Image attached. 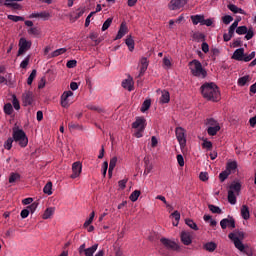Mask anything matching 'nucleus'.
<instances>
[{
	"mask_svg": "<svg viewBox=\"0 0 256 256\" xmlns=\"http://www.w3.org/2000/svg\"><path fill=\"white\" fill-rule=\"evenodd\" d=\"M201 93L204 99L207 101H213L217 103L221 99V92L219 91V87L215 82H206L201 87Z\"/></svg>",
	"mask_w": 256,
	"mask_h": 256,
	"instance_id": "obj_1",
	"label": "nucleus"
},
{
	"mask_svg": "<svg viewBox=\"0 0 256 256\" xmlns=\"http://www.w3.org/2000/svg\"><path fill=\"white\" fill-rule=\"evenodd\" d=\"M188 67L194 77H198L199 79H205L207 77V70L203 68V64L199 60L194 59L190 61Z\"/></svg>",
	"mask_w": 256,
	"mask_h": 256,
	"instance_id": "obj_2",
	"label": "nucleus"
},
{
	"mask_svg": "<svg viewBox=\"0 0 256 256\" xmlns=\"http://www.w3.org/2000/svg\"><path fill=\"white\" fill-rule=\"evenodd\" d=\"M232 59H234V61H244V63H249V61L255 59V51L250 54H245V48H238L234 51Z\"/></svg>",
	"mask_w": 256,
	"mask_h": 256,
	"instance_id": "obj_3",
	"label": "nucleus"
},
{
	"mask_svg": "<svg viewBox=\"0 0 256 256\" xmlns=\"http://www.w3.org/2000/svg\"><path fill=\"white\" fill-rule=\"evenodd\" d=\"M145 127H147V120H145L143 117L136 118V120L132 123V129H136L134 135L137 137V139H141V137H143Z\"/></svg>",
	"mask_w": 256,
	"mask_h": 256,
	"instance_id": "obj_4",
	"label": "nucleus"
},
{
	"mask_svg": "<svg viewBox=\"0 0 256 256\" xmlns=\"http://www.w3.org/2000/svg\"><path fill=\"white\" fill-rule=\"evenodd\" d=\"M13 141L19 143L20 147H25L29 143V138H27L25 131L18 129L13 131Z\"/></svg>",
	"mask_w": 256,
	"mask_h": 256,
	"instance_id": "obj_5",
	"label": "nucleus"
},
{
	"mask_svg": "<svg viewBox=\"0 0 256 256\" xmlns=\"http://www.w3.org/2000/svg\"><path fill=\"white\" fill-rule=\"evenodd\" d=\"M229 239H231V241H233L236 249H238V251H241V253H245L248 256H251V254L249 252H247V250L245 249V245L243 244V242H241V240L239 239V237L237 236V234L235 233H230L228 235Z\"/></svg>",
	"mask_w": 256,
	"mask_h": 256,
	"instance_id": "obj_6",
	"label": "nucleus"
},
{
	"mask_svg": "<svg viewBox=\"0 0 256 256\" xmlns=\"http://www.w3.org/2000/svg\"><path fill=\"white\" fill-rule=\"evenodd\" d=\"M160 243L167 249L168 251H179V245L176 244L175 241H172L167 238H161Z\"/></svg>",
	"mask_w": 256,
	"mask_h": 256,
	"instance_id": "obj_7",
	"label": "nucleus"
},
{
	"mask_svg": "<svg viewBox=\"0 0 256 256\" xmlns=\"http://www.w3.org/2000/svg\"><path fill=\"white\" fill-rule=\"evenodd\" d=\"M176 139L178 140L181 147L187 145V139L185 138V130L181 127L176 128Z\"/></svg>",
	"mask_w": 256,
	"mask_h": 256,
	"instance_id": "obj_8",
	"label": "nucleus"
},
{
	"mask_svg": "<svg viewBox=\"0 0 256 256\" xmlns=\"http://www.w3.org/2000/svg\"><path fill=\"white\" fill-rule=\"evenodd\" d=\"M83 171V164L81 162H74L72 164V174L71 179H77L81 175V172Z\"/></svg>",
	"mask_w": 256,
	"mask_h": 256,
	"instance_id": "obj_9",
	"label": "nucleus"
},
{
	"mask_svg": "<svg viewBox=\"0 0 256 256\" xmlns=\"http://www.w3.org/2000/svg\"><path fill=\"white\" fill-rule=\"evenodd\" d=\"M69 97H73V92L71 90L63 92L61 95V106L64 107V109H67L71 105V102H69Z\"/></svg>",
	"mask_w": 256,
	"mask_h": 256,
	"instance_id": "obj_10",
	"label": "nucleus"
},
{
	"mask_svg": "<svg viewBox=\"0 0 256 256\" xmlns=\"http://www.w3.org/2000/svg\"><path fill=\"white\" fill-rule=\"evenodd\" d=\"M28 49H31V43L25 40V38H21L19 42V50L17 56L23 55L25 51H28Z\"/></svg>",
	"mask_w": 256,
	"mask_h": 256,
	"instance_id": "obj_11",
	"label": "nucleus"
},
{
	"mask_svg": "<svg viewBox=\"0 0 256 256\" xmlns=\"http://www.w3.org/2000/svg\"><path fill=\"white\" fill-rule=\"evenodd\" d=\"M22 101L25 107H27V105H33V101H35V95L32 91H27L22 95Z\"/></svg>",
	"mask_w": 256,
	"mask_h": 256,
	"instance_id": "obj_12",
	"label": "nucleus"
},
{
	"mask_svg": "<svg viewBox=\"0 0 256 256\" xmlns=\"http://www.w3.org/2000/svg\"><path fill=\"white\" fill-rule=\"evenodd\" d=\"M185 5H187V0H171L169 9H171V11H177V9L185 7Z\"/></svg>",
	"mask_w": 256,
	"mask_h": 256,
	"instance_id": "obj_13",
	"label": "nucleus"
},
{
	"mask_svg": "<svg viewBox=\"0 0 256 256\" xmlns=\"http://www.w3.org/2000/svg\"><path fill=\"white\" fill-rule=\"evenodd\" d=\"M220 227L222 229H227L230 227V229H235V219L233 217L229 218H224L220 221Z\"/></svg>",
	"mask_w": 256,
	"mask_h": 256,
	"instance_id": "obj_14",
	"label": "nucleus"
},
{
	"mask_svg": "<svg viewBox=\"0 0 256 256\" xmlns=\"http://www.w3.org/2000/svg\"><path fill=\"white\" fill-rule=\"evenodd\" d=\"M180 239L183 245H191L193 243V238L191 237V232L182 231L180 234Z\"/></svg>",
	"mask_w": 256,
	"mask_h": 256,
	"instance_id": "obj_15",
	"label": "nucleus"
},
{
	"mask_svg": "<svg viewBox=\"0 0 256 256\" xmlns=\"http://www.w3.org/2000/svg\"><path fill=\"white\" fill-rule=\"evenodd\" d=\"M148 67H149V61L147 60V57H142L140 60V72L138 77H143Z\"/></svg>",
	"mask_w": 256,
	"mask_h": 256,
	"instance_id": "obj_16",
	"label": "nucleus"
},
{
	"mask_svg": "<svg viewBox=\"0 0 256 256\" xmlns=\"http://www.w3.org/2000/svg\"><path fill=\"white\" fill-rule=\"evenodd\" d=\"M49 17H51V14H49V12H40V13H32L29 18L30 19H37V18H40V19H43L44 21H47V19H49Z\"/></svg>",
	"mask_w": 256,
	"mask_h": 256,
	"instance_id": "obj_17",
	"label": "nucleus"
},
{
	"mask_svg": "<svg viewBox=\"0 0 256 256\" xmlns=\"http://www.w3.org/2000/svg\"><path fill=\"white\" fill-rule=\"evenodd\" d=\"M134 85H135V82L133 81V78H131V77L125 79L122 82L123 89H127V91H133Z\"/></svg>",
	"mask_w": 256,
	"mask_h": 256,
	"instance_id": "obj_18",
	"label": "nucleus"
},
{
	"mask_svg": "<svg viewBox=\"0 0 256 256\" xmlns=\"http://www.w3.org/2000/svg\"><path fill=\"white\" fill-rule=\"evenodd\" d=\"M240 213L242 219H244L245 221L249 220L251 217V212L249 211V206L247 205H242Z\"/></svg>",
	"mask_w": 256,
	"mask_h": 256,
	"instance_id": "obj_19",
	"label": "nucleus"
},
{
	"mask_svg": "<svg viewBox=\"0 0 256 256\" xmlns=\"http://www.w3.org/2000/svg\"><path fill=\"white\" fill-rule=\"evenodd\" d=\"M125 35H127V26L125 24H121L120 29L115 37V41L123 39Z\"/></svg>",
	"mask_w": 256,
	"mask_h": 256,
	"instance_id": "obj_20",
	"label": "nucleus"
},
{
	"mask_svg": "<svg viewBox=\"0 0 256 256\" xmlns=\"http://www.w3.org/2000/svg\"><path fill=\"white\" fill-rule=\"evenodd\" d=\"M97 249H99V244H94L93 246L86 248V250H84V255L93 256L95 254V251H97Z\"/></svg>",
	"mask_w": 256,
	"mask_h": 256,
	"instance_id": "obj_21",
	"label": "nucleus"
},
{
	"mask_svg": "<svg viewBox=\"0 0 256 256\" xmlns=\"http://www.w3.org/2000/svg\"><path fill=\"white\" fill-rule=\"evenodd\" d=\"M219 131H221V126H209L207 129V133L211 137H215Z\"/></svg>",
	"mask_w": 256,
	"mask_h": 256,
	"instance_id": "obj_22",
	"label": "nucleus"
},
{
	"mask_svg": "<svg viewBox=\"0 0 256 256\" xmlns=\"http://www.w3.org/2000/svg\"><path fill=\"white\" fill-rule=\"evenodd\" d=\"M85 14V8H79L76 10V12L71 14V18L74 19V21H77V19H80V17H83Z\"/></svg>",
	"mask_w": 256,
	"mask_h": 256,
	"instance_id": "obj_23",
	"label": "nucleus"
},
{
	"mask_svg": "<svg viewBox=\"0 0 256 256\" xmlns=\"http://www.w3.org/2000/svg\"><path fill=\"white\" fill-rule=\"evenodd\" d=\"M205 18V16L203 15H194V16H191V21L193 23V25H203V19Z\"/></svg>",
	"mask_w": 256,
	"mask_h": 256,
	"instance_id": "obj_24",
	"label": "nucleus"
},
{
	"mask_svg": "<svg viewBox=\"0 0 256 256\" xmlns=\"http://www.w3.org/2000/svg\"><path fill=\"white\" fill-rule=\"evenodd\" d=\"M116 166H117V157H113L109 163V169H108L109 177L113 175V170L115 169Z\"/></svg>",
	"mask_w": 256,
	"mask_h": 256,
	"instance_id": "obj_25",
	"label": "nucleus"
},
{
	"mask_svg": "<svg viewBox=\"0 0 256 256\" xmlns=\"http://www.w3.org/2000/svg\"><path fill=\"white\" fill-rule=\"evenodd\" d=\"M125 43L129 49V51H134L135 49V40H133V37L131 35L127 36Z\"/></svg>",
	"mask_w": 256,
	"mask_h": 256,
	"instance_id": "obj_26",
	"label": "nucleus"
},
{
	"mask_svg": "<svg viewBox=\"0 0 256 256\" xmlns=\"http://www.w3.org/2000/svg\"><path fill=\"white\" fill-rule=\"evenodd\" d=\"M249 81H251V76L245 75L238 79V85H239V87H245V85H247V83H249Z\"/></svg>",
	"mask_w": 256,
	"mask_h": 256,
	"instance_id": "obj_27",
	"label": "nucleus"
},
{
	"mask_svg": "<svg viewBox=\"0 0 256 256\" xmlns=\"http://www.w3.org/2000/svg\"><path fill=\"white\" fill-rule=\"evenodd\" d=\"M43 192L46 195H53V182H51V181L47 182L43 188Z\"/></svg>",
	"mask_w": 256,
	"mask_h": 256,
	"instance_id": "obj_28",
	"label": "nucleus"
},
{
	"mask_svg": "<svg viewBox=\"0 0 256 256\" xmlns=\"http://www.w3.org/2000/svg\"><path fill=\"white\" fill-rule=\"evenodd\" d=\"M228 202L230 205H235L237 203V196L233 190H228Z\"/></svg>",
	"mask_w": 256,
	"mask_h": 256,
	"instance_id": "obj_29",
	"label": "nucleus"
},
{
	"mask_svg": "<svg viewBox=\"0 0 256 256\" xmlns=\"http://www.w3.org/2000/svg\"><path fill=\"white\" fill-rule=\"evenodd\" d=\"M204 249L206 251H209V253H213V251L217 249V244L215 242H207L206 244H204Z\"/></svg>",
	"mask_w": 256,
	"mask_h": 256,
	"instance_id": "obj_30",
	"label": "nucleus"
},
{
	"mask_svg": "<svg viewBox=\"0 0 256 256\" xmlns=\"http://www.w3.org/2000/svg\"><path fill=\"white\" fill-rule=\"evenodd\" d=\"M55 213V208L54 207H50V208H47L45 211H44V214L42 216L43 219H51V216Z\"/></svg>",
	"mask_w": 256,
	"mask_h": 256,
	"instance_id": "obj_31",
	"label": "nucleus"
},
{
	"mask_svg": "<svg viewBox=\"0 0 256 256\" xmlns=\"http://www.w3.org/2000/svg\"><path fill=\"white\" fill-rule=\"evenodd\" d=\"M169 101H171V96L169 95V92L163 91L160 97V102L169 103Z\"/></svg>",
	"mask_w": 256,
	"mask_h": 256,
	"instance_id": "obj_32",
	"label": "nucleus"
},
{
	"mask_svg": "<svg viewBox=\"0 0 256 256\" xmlns=\"http://www.w3.org/2000/svg\"><path fill=\"white\" fill-rule=\"evenodd\" d=\"M229 191H235L236 193H239V191H241V183L233 182L229 187Z\"/></svg>",
	"mask_w": 256,
	"mask_h": 256,
	"instance_id": "obj_33",
	"label": "nucleus"
},
{
	"mask_svg": "<svg viewBox=\"0 0 256 256\" xmlns=\"http://www.w3.org/2000/svg\"><path fill=\"white\" fill-rule=\"evenodd\" d=\"M237 169V161L228 162L226 165V171L231 173V171H235Z\"/></svg>",
	"mask_w": 256,
	"mask_h": 256,
	"instance_id": "obj_34",
	"label": "nucleus"
},
{
	"mask_svg": "<svg viewBox=\"0 0 256 256\" xmlns=\"http://www.w3.org/2000/svg\"><path fill=\"white\" fill-rule=\"evenodd\" d=\"M185 223L186 225H188V227H190V229H193L194 231H199V227L197 226V223H195L193 220L186 219Z\"/></svg>",
	"mask_w": 256,
	"mask_h": 256,
	"instance_id": "obj_35",
	"label": "nucleus"
},
{
	"mask_svg": "<svg viewBox=\"0 0 256 256\" xmlns=\"http://www.w3.org/2000/svg\"><path fill=\"white\" fill-rule=\"evenodd\" d=\"M63 53H67V48H59L53 51L50 56L51 57H59V55H63Z\"/></svg>",
	"mask_w": 256,
	"mask_h": 256,
	"instance_id": "obj_36",
	"label": "nucleus"
},
{
	"mask_svg": "<svg viewBox=\"0 0 256 256\" xmlns=\"http://www.w3.org/2000/svg\"><path fill=\"white\" fill-rule=\"evenodd\" d=\"M21 179V175L19 173L12 172L9 177V183H16Z\"/></svg>",
	"mask_w": 256,
	"mask_h": 256,
	"instance_id": "obj_37",
	"label": "nucleus"
},
{
	"mask_svg": "<svg viewBox=\"0 0 256 256\" xmlns=\"http://www.w3.org/2000/svg\"><path fill=\"white\" fill-rule=\"evenodd\" d=\"M208 209L211 211V213H217L218 215H221V213H223V210H221V208L213 204H209Z\"/></svg>",
	"mask_w": 256,
	"mask_h": 256,
	"instance_id": "obj_38",
	"label": "nucleus"
},
{
	"mask_svg": "<svg viewBox=\"0 0 256 256\" xmlns=\"http://www.w3.org/2000/svg\"><path fill=\"white\" fill-rule=\"evenodd\" d=\"M86 107L90 111H97V113H105V110L103 108H99V106H95L93 104H88V105H86Z\"/></svg>",
	"mask_w": 256,
	"mask_h": 256,
	"instance_id": "obj_39",
	"label": "nucleus"
},
{
	"mask_svg": "<svg viewBox=\"0 0 256 256\" xmlns=\"http://www.w3.org/2000/svg\"><path fill=\"white\" fill-rule=\"evenodd\" d=\"M141 195V191L139 190H135L131 193L129 199L130 201H132L133 203H135V201H137V199H139V196Z\"/></svg>",
	"mask_w": 256,
	"mask_h": 256,
	"instance_id": "obj_40",
	"label": "nucleus"
},
{
	"mask_svg": "<svg viewBox=\"0 0 256 256\" xmlns=\"http://www.w3.org/2000/svg\"><path fill=\"white\" fill-rule=\"evenodd\" d=\"M68 128L70 131H75V130H81L83 129V126L79 125V123H75V122H70L68 124Z\"/></svg>",
	"mask_w": 256,
	"mask_h": 256,
	"instance_id": "obj_41",
	"label": "nucleus"
},
{
	"mask_svg": "<svg viewBox=\"0 0 256 256\" xmlns=\"http://www.w3.org/2000/svg\"><path fill=\"white\" fill-rule=\"evenodd\" d=\"M171 217L175 219L176 223L173 222V225L177 227V225H179V220L181 219V214L176 210L171 214Z\"/></svg>",
	"mask_w": 256,
	"mask_h": 256,
	"instance_id": "obj_42",
	"label": "nucleus"
},
{
	"mask_svg": "<svg viewBox=\"0 0 256 256\" xmlns=\"http://www.w3.org/2000/svg\"><path fill=\"white\" fill-rule=\"evenodd\" d=\"M4 113L6 115H13V105H11V103H7L4 105Z\"/></svg>",
	"mask_w": 256,
	"mask_h": 256,
	"instance_id": "obj_43",
	"label": "nucleus"
},
{
	"mask_svg": "<svg viewBox=\"0 0 256 256\" xmlns=\"http://www.w3.org/2000/svg\"><path fill=\"white\" fill-rule=\"evenodd\" d=\"M151 107V100H145L141 107V112L145 113V111H149V108Z\"/></svg>",
	"mask_w": 256,
	"mask_h": 256,
	"instance_id": "obj_44",
	"label": "nucleus"
},
{
	"mask_svg": "<svg viewBox=\"0 0 256 256\" xmlns=\"http://www.w3.org/2000/svg\"><path fill=\"white\" fill-rule=\"evenodd\" d=\"M37 77V70H32L31 74L29 75L27 79V84L28 85H33V81Z\"/></svg>",
	"mask_w": 256,
	"mask_h": 256,
	"instance_id": "obj_45",
	"label": "nucleus"
},
{
	"mask_svg": "<svg viewBox=\"0 0 256 256\" xmlns=\"http://www.w3.org/2000/svg\"><path fill=\"white\" fill-rule=\"evenodd\" d=\"M144 163H145L144 175H149V173H151V170L153 169V166L149 165V161L147 160V158H144Z\"/></svg>",
	"mask_w": 256,
	"mask_h": 256,
	"instance_id": "obj_46",
	"label": "nucleus"
},
{
	"mask_svg": "<svg viewBox=\"0 0 256 256\" xmlns=\"http://www.w3.org/2000/svg\"><path fill=\"white\" fill-rule=\"evenodd\" d=\"M113 23V18H108L102 25V31H107L109 27H111V24Z\"/></svg>",
	"mask_w": 256,
	"mask_h": 256,
	"instance_id": "obj_47",
	"label": "nucleus"
},
{
	"mask_svg": "<svg viewBox=\"0 0 256 256\" xmlns=\"http://www.w3.org/2000/svg\"><path fill=\"white\" fill-rule=\"evenodd\" d=\"M210 53L213 61H215V59L219 57V54L221 53V51L218 48H211Z\"/></svg>",
	"mask_w": 256,
	"mask_h": 256,
	"instance_id": "obj_48",
	"label": "nucleus"
},
{
	"mask_svg": "<svg viewBox=\"0 0 256 256\" xmlns=\"http://www.w3.org/2000/svg\"><path fill=\"white\" fill-rule=\"evenodd\" d=\"M247 26H239L238 28H236V33L237 35H246L247 34Z\"/></svg>",
	"mask_w": 256,
	"mask_h": 256,
	"instance_id": "obj_49",
	"label": "nucleus"
},
{
	"mask_svg": "<svg viewBox=\"0 0 256 256\" xmlns=\"http://www.w3.org/2000/svg\"><path fill=\"white\" fill-rule=\"evenodd\" d=\"M229 175H231V173L229 171H227V170L222 171L219 174V179H220L221 183H223L227 179V177H229Z\"/></svg>",
	"mask_w": 256,
	"mask_h": 256,
	"instance_id": "obj_50",
	"label": "nucleus"
},
{
	"mask_svg": "<svg viewBox=\"0 0 256 256\" xmlns=\"http://www.w3.org/2000/svg\"><path fill=\"white\" fill-rule=\"evenodd\" d=\"M254 36H255V32L253 31V28H250L246 32L245 39L246 41H251V39H253Z\"/></svg>",
	"mask_w": 256,
	"mask_h": 256,
	"instance_id": "obj_51",
	"label": "nucleus"
},
{
	"mask_svg": "<svg viewBox=\"0 0 256 256\" xmlns=\"http://www.w3.org/2000/svg\"><path fill=\"white\" fill-rule=\"evenodd\" d=\"M206 125H209V127H217V126H219V122H217V120H215L213 118H208L206 120Z\"/></svg>",
	"mask_w": 256,
	"mask_h": 256,
	"instance_id": "obj_52",
	"label": "nucleus"
},
{
	"mask_svg": "<svg viewBox=\"0 0 256 256\" xmlns=\"http://www.w3.org/2000/svg\"><path fill=\"white\" fill-rule=\"evenodd\" d=\"M31 60V55H28L21 63L20 67L21 69H27V66L29 65V61Z\"/></svg>",
	"mask_w": 256,
	"mask_h": 256,
	"instance_id": "obj_53",
	"label": "nucleus"
},
{
	"mask_svg": "<svg viewBox=\"0 0 256 256\" xmlns=\"http://www.w3.org/2000/svg\"><path fill=\"white\" fill-rule=\"evenodd\" d=\"M8 19L10 21H14V23H18V21H25V18L21 16H15V15H8Z\"/></svg>",
	"mask_w": 256,
	"mask_h": 256,
	"instance_id": "obj_54",
	"label": "nucleus"
},
{
	"mask_svg": "<svg viewBox=\"0 0 256 256\" xmlns=\"http://www.w3.org/2000/svg\"><path fill=\"white\" fill-rule=\"evenodd\" d=\"M202 147L203 149H208V151H211V149H213V143L211 141L204 140L202 143Z\"/></svg>",
	"mask_w": 256,
	"mask_h": 256,
	"instance_id": "obj_55",
	"label": "nucleus"
},
{
	"mask_svg": "<svg viewBox=\"0 0 256 256\" xmlns=\"http://www.w3.org/2000/svg\"><path fill=\"white\" fill-rule=\"evenodd\" d=\"M5 7H12V9H20L21 5H19L17 2H5Z\"/></svg>",
	"mask_w": 256,
	"mask_h": 256,
	"instance_id": "obj_56",
	"label": "nucleus"
},
{
	"mask_svg": "<svg viewBox=\"0 0 256 256\" xmlns=\"http://www.w3.org/2000/svg\"><path fill=\"white\" fill-rule=\"evenodd\" d=\"M37 207H39V203L34 202L30 206L27 207L29 213H35L37 211Z\"/></svg>",
	"mask_w": 256,
	"mask_h": 256,
	"instance_id": "obj_57",
	"label": "nucleus"
},
{
	"mask_svg": "<svg viewBox=\"0 0 256 256\" xmlns=\"http://www.w3.org/2000/svg\"><path fill=\"white\" fill-rule=\"evenodd\" d=\"M11 147H13V138H8L7 141L4 143V149H7L9 151L11 150Z\"/></svg>",
	"mask_w": 256,
	"mask_h": 256,
	"instance_id": "obj_58",
	"label": "nucleus"
},
{
	"mask_svg": "<svg viewBox=\"0 0 256 256\" xmlns=\"http://www.w3.org/2000/svg\"><path fill=\"white\" fill-rule=\"evenodd\" d=\"M93 219H95V212L94 211L90 214L89 219L85 221L84 227H89V225H91V223H93Z\"/></svg>",
	"mask_w": 256,
	"mask_h": 256,
	"instance_id": "obj_59",
	"label": "nucleus"
},
{
	"mask_svg": "<svg viewBox=\"0 0 256 256\" xmlns=\"http://www.w3.org/2000/svg\"><path fill=\"white\" fill-rule=\"evenodd\" d=\"M109 169V162L105 161L102 165V175L103 177H107V170Z\"/></svg>",
	"mask_w": 256,
	"mask_h": 256,
	"instance_id": "obj_60",
	"label": "nucleus"
},
{
	"mask_svg": "<svg viewBox=\"0 0 256 256\" xmlns=\"http://www.w3.org/2000/svg\"><path fill=\"white\" fill-rule=\"evenodd\" d=\"M222 21H223L224 25H229V23H231L233 21V16L225 15L224 17H222Z\"/></svg>",
	"mask_w": 256,
	"mask_h": 256,
	"instance_id": "obj_61",
	"label": "nucleus"
},
{
	"mask_svg": "<svg viewBox=\"0 0 256 256\" xmlns=\"http://www.w3.org/2000/svg\"><path fill=\"white\" fill-rule=\"evenodd\" d=\"M12 104L16 111H19V109H21V105L19 104V100L17 99V97H13Z\"/></svg>",
	"mask_w": 256,
	"mask_h": 256,
	"instance_id": "obj_62",
	"label": "nucleus"
},
{
	"mask_svg": "<svg viewBox=\"0 0 256 256\" xmlns=\"http://www.w3.org/2000/svg\"><path fill=\"white\" fill-rule=\"evenodd\" d=\"M66 67L68 69H75V67H77V60H69L67 63H66Z\"/></svg>",
	"mask_w": 256,
	"mask_h": 256,
	"instance_id": "obj_63",
	"label": "nucleus"
},
{
	"mask_svg": "<svg viewBox=\"0 0 256 256\" xmlns=\"http://www.w3.org/2000/svg\"><path fill=\"white\" fill-rule=\"evenodd\" d=\"M29 35H39V29L37 27H32L28 29Z\"/></svg>",
	"mask_w": 256,
	"mask_h": 256,
	"instance_id": "obj_64",
	"label": "nucleus"
}]
</instances>
